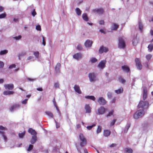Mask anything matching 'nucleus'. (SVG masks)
<instances>
[{"label":"nucleus","mask_w":153,"mask_h":153,"mask_svg":"<svg viewBox=\"0 0 153 153\" xmlns=\"http://www.w3.org/2000/svg\"><path fill=\"white\" fill-rule=\"evenodd\" d=\"M149 105L148 102L141 100L138 105V108H141L142 109L145 110L148 108Z\"/></svg>","instance_id":"1"},{"label":"nucleus","mask_w":153,"mask_h":153,"mask_svg":"<svg viewBox=\"0 0 153 153\" xmlns=\"http://www.w3.org/2000/svg\"><path fill=\"white\" fill-rule=\"evenodd\" d=\"M145 112L144 110L139 109L134 114V118L135 119H138L143 116Z\"/></svg>","instance_id":"2"},{"label":"nucleus","mask_w":153,"mask_h":153,"mask_svg":"<svg viewBox=\"0 0 153 153\" xmlns=\"http://www.w3.org/2000/svg\"><path fill=\"white\" fill-rule=\"evenodd\" d=\"M79 138L81 142L80 143V146L83 147L87 143L86 139L85 138L84 135L82 133L79 134Z\"/></svg>","instance_id":"3"},{"label":"nucleus","mask_w":153,"mask_h":153,"mask_svg":"<svg viewBox=\"0 0 153 153\" xmlns=\"http://www.w3.org/2000/svg\"><path fill=\"white\" fill-rule=\"evenodd\" d=\"M126 46V43L122 37L119 38L118 47L119 48L124 49Z\"/></svg>","instance_id":"4"},{"label":"nucleus","mask_w":153,"mask_h":153,"mask_svg":"<svg viewBox=\"0 0 153 153\" xmlns=\"http://www.w3.org/2000/svg\"><path fill=\"white\" fill-rule=\"evenodd\" d=\"M106 110V109L103 106H101L98 108L97 111H96V113L98 115H102L105 113Z\"/></svg>","instance_id":"5"},{"label":"nucleus","mask_w":153,"mask_h":153,"mask_svg":"<svg viewBox=\"0 0 153 153\" xmlns=\"http://www.w3.org/2000/svg\"><path fill=\"white\" fill-rule=\"evenodd\" d=\"M97 102L100 105H103L106 104L107 101L102 97H99L97 99Z\"/></svg>","instance_id":"6"},{"label":"nucleus","mask_w":153,"mask_h":153,"mask_svg":"<svg viewBox=\"0 0 153 153\" xmlns=\"http://www.w3.org/2000/svg\"><path fill=\"white\" fill-rule=\"evenodd\" d=\"M106 61L105 60H102L100 62L98 65V67L100 69H102L105 67V64Z\"/></svg>","instance_id":"7"},{"label":"nucleus","mask_w":153,"mask_h":153,"mask_svg":"<svg viewBox=\"0 0 153 153\" xmlns=\"http://www.w3.org/2000/svg\"><path fill=\"white\" fill-rule=\"evenodd\" d=\"M88 76L90 81L91 82H94L96 79L95 74L94 73H90L89 74Z\"/></svg>","instance_id":"8"},{"label":"nucleus","mask_w":153,"mask_h":153,"mask_svg":"<svg viewBox=\"0 0 153 153\" xmlns=\"http://www.w3.org/2000/svg\"><path fill=\"white\" fill-rule=\"evenodd\" d=\"M136 65L137 68L139 70H140L142 68V65H141L140 59L139 58H137L135 59Z\"/></svg>","instance_id":"9"},{"label":"nucleus","mask_w":153,"mask_h":153,"mask_svg":"<svg viewBox=\"0 0 153 153\" xmlns=\"http://www.w3.org/2000/svg\"><path fill=\"white\" fill-rule=\"evenodd\" d=\"M143 99L144 100H146L147 98V88L146 87L144 86L143 87Z\"/></svg>","instance_id":"10"},{"label":"nucleus","mask_w":153,"mask_h":153,"mask_svg":"<svg viewBox=\"0 0 153 153\" xmlns=\"http://www.w3.org/2000/svg\"><path fill=\"white\" fill-rule=\"evenodd\" d=\"M108 51V49L107 48L102 46L100 47L99 50V52L100 53H102L103 52H106Z\"/></svg>","instance_id":"11"},{"label":"nucleus","mask_w":153,"mask_h":153,"mask_svg":"<svg viewBox=\"0 0 153 153\" xmlns=\"http://www.w3.org/2000/svg\"><path fill=\"white\" fill-rule=\"evenodd\" d=\"M4 86L6 90H12L14 88V85L13 84H5L4 85Z\"/></svg>","instance_id":"12"},{"label":"nucleus","mask_w":153,"mask_h":153,"mask_svg":"<svg viewBox=\"0 0 153 153\" xmlns=\"http://www.w3.org/2000/svg\"><path fill=\"white\" fill-rule=\"evenodd\" d=\"M93 43L92 41L87 39L85 42L84 45L86 48H89L91 46Z\"/></svg>","instance_id":"13"},{"label":"nucleus","mask_w":153,"mask_h":153,"mask_svg":"<svg viewBox=\"0 0 153 153\" xmlns=\"http://www.w3.org/2000/svg\"><path fill=\"white\" fill-rule=\"evenodd\" d=\"M82 56V54L80 53H78L74 54L73 56L74 58L78 60L81 59Z\"/></svg>","instance_id":"14"},{"label":"nucleus","mask_w":153,"mask_h":153,"mask_svg":"<svg viewBox=\"0 0 153 153\" xmlns=\"http://www.w3.org/2000/svg\"><path fill=\"white\" fill-rule=\"evenodd\" d=\"M93 12L94 13H97L99 14H101L104 12V10L102 8H96L93 10Z\"/></svg>","instance_id":"15"},{"label":"nucleus","mask_w":153,"mask_h":153,"mask_svg":"<svg viewBox=\"0 0 153 153\" xmlns=\"http://www.w3.org/2000/svg\"><path fill=\"white\" fill-rule=\"evenodd\" d=\"M122 68L125 72L128 73L130 71L129 67L126 65H123L122 66Z\"/></svg>","instance_id":"16"},{"label":"nucleus","mask_w":153,"mask_h":153,"mask_svg":"<svg viewBox=\"0 0 153 153\" xmlns=\"http://www.w3.org/2000/svg\"><path fill=\"white\" fill-rule=\"evenodd\" d=\"M74 88L75 91L76 92L79 94H82V92L80 90L79 85H74Z\"/></svg>","instance_id":"17"},{"label":"nucleus","mask_w":153,"mask_h":153,"mask_svg":"<svg viewBox=\"0 0 153 153\" xmlns=\"http://www.w3.org/2000/svg\"><path fill=\"white\" fill-rule=\"evenodd\" d=\"M19 107L20 105H19L15 104L10 107L9 108V109L10 111L12 112Z\"/></svg>","instance_id":"18"},{"label":"nucleus","mask_w":153,"mask_h":153,"mask_svg":"<svg viewBox=\"0 0 153 153\" xmlns=\"http://www.w3.org/2000/svg\"><path fill=\"white\" fill-rule=\"evenodd\" d=\"M86 113H89L91 112V108L88 104H86L85 107Z\"/></svg>","instance_id":"19"},{"label":"nucleus","mask_w":153,"mask_h":153,"mask_svg":"<svg viewBox=\"0 0 153 153\" xmlns=\"http://www.w3.org/2000/svg\"><path fill=\"white\" fill-rule=\"evenodd\" d=\"M111 134V131L109 130H104L103 131V135L105 137H108L110 136Z\"/></svg>","instance_id":"20"},{"label":"nucleus","mask_w":153,"mask_h":153,"mask_svg":"<svg viewBox=\"0 0 153 153\" xmlns=\"http://www.w3.org/2000/svg\"><path fill=\"white\" fill-rule=\"evenodd\" d=\"M28 132L29 133H30L31 135L33 136H36V135L37 134L36 132L32 128H29L28 130Z\"/></svg>","instance_id":"21"},{"label":"nucleus","mask_w":153,"mask_h":153,"mask_svg":"<svg viewBox=\"0 0 153 153\" xmlns=\"http://www.w3.org/2000/svg\"><path fill=\"white\" fill-rule=\"evenodd\" d=\"M61 65L59 63H57L55 68V71L56 73H58L60 72V68Z\"/></svg>","instance_id":"22"},{"label":"nucleus","mask_w":153,"mask_h":153,"mask_svg":"<svg viewBox=\"0 0 153 153\" xmlns=\"http://www.w3.org/2000/svg\"><path fill=\"white\" fill-rule=\"evenodd\" d=\"M37 137L36 136H33L30 141V143L32 144H34L36 141Z\"/></svg>","instance_id":"23"},{"label":"nucleus","mask_w":153,"mask_h":153,"mask_svg":"<svg viewBox=\"0 0 153 153\" xmlns=\"http://www.w3.org/2000/svg\"><path fill=\"white\" fill-rule=\"evenodd\" d=\"M82 18L83 20L86 22H87L88 20V18L87 15L86 13H84L82 15Z\"/></svg>","instance_id":"24"},{"label":"nucleus","mask_w":153,"mask_h":153,"mask_svg":"<svg viewBox=\"0 0 153 153\" xmlns=\"http://www.w3.org/2000/svg\"><path fill=\"white\" fill-rule=\"evenodd\" d=\"M14 93L13 91H5L3 92V94L4 95H10L13 94Z\"/></svg>","instance_id":"25"},{"label":"nucleus","mask_w":153,"mask_h":153,"mask_svg":"<svg viewBox=\"0 0 153 153\" xmlns=\"http://www.w3.org/2000/svg\"><path fill=\"white\" fill-rule=\"evenodd\" d=\"M130 123H128L127 124L126 126L125 127V128L124 129V133H126L127 132L129 128L130 127Z\"/></svg>","instance_id":"26"},{"label":"nucleus","mask_w":153,"mask_h":153,"mask_svg":"<svg viewBox=\"0 0 153 153\" xmlns=\"http://www.w3.org/2000/svg\"><path fill=\"white\" fill-rule=\"evenodd\" d=\"M85 97L87 99H90L93 101H94L95 99V97L93 96H85Z\"/></svg>","instance_id":"27"},{"label":"nucleus","mask_w":153,"mask_h":153,"mask_svg":"<svg viewBox=\"0 0 153 153\" xmlns=\"http://www.w3.org/2000/svg\"><path fill=\"white\" fill-rule=\"evenodd\" d=\"M0 133L1 134L2 137L4 140V141L6 142L7 141V137L4 135V133L3 132L0 131Z\"/></svg>","instance_id":"28"},{"label":"nucleus","mask_w":153,"mask_h":153,"mask_svg":"<svg viewBox=\"0 0 153 153\" xmlns=\"http://www.w3.org/2000/svg\"><path fill=\"white\" fill-rule=\"evenodd\" d=\"M124 151L126 153H132V150L130 148H125L124 149Z\"/></svg>","instance_id":"29"},{"label":"nucleus","mask_w":153,"mask_h":153,"mask_svg":"<svg viewBox=\"0 0 153 153\" xmlns=\"http://www.w3.org/2000/svg\"><path fill=\"white\" fill-rule=\"evenodd\" d=\"M75 11L76 14L78 16H80L82 13V11L79 8H76L75 9Z\"/></svg>","instance_id":"30"},{"label":"nucleus","mask_w":153,"mask_h":153,"mask_svg":"<svg viewBox=\"0 0 153 153\" xmlns=\"http://www.w3.org/2000/svg\"><path fill=\"white\" fill-rule=\"evenodd\" d=\"M148 51L149 52H151L153 49V44H150L149 45L148 47Z\"/></svg>","instance_id":"31"},{"label":"nucleus","mask_w":153,"mask_h":153,"mask_svg":"<svg viewBox=\"0 0 153 153\" xmlns=\"http://www.w3.org/2000/svg\"><path fill=\"white\" fill-rule=\"evenodd\" d=\"M115 92L117 94H119L122 93L123 91V89L122 88H120L117 90H115Z\"/></svg>","instance_id":"32"},{"label":"nucleus","mask_w":153,"mask_h":153,"mask_svg":"<svg viewBox=\"0 0 153 153\" xmlns=\"http://www.w3.org/2000/svg\"><path fill=\"white\" fill-rule=\"evenodd\" d=\"M102 130V127L100 126H98L96 131L97 133L98 134L101 132Z\"/></svg>","instance_id":"33"},{"label":"nucleus","mask_w":153,"mask_h":153,"mask_svg":"<svg viewBox=\"0 0 153 153\" xmlns=\"http://www.w3.org/2000/svg\"><path fill=\"white\" fill-rule=\"evenodd\" d=\"M138 25L139 29L141 32H142L143 28V26L142 23L140 21H139Z\"/></svg>","instance_id":"34"},{"label":"nucleus","mask_w":153,"mask_h":153,"mask_svg":"<svg viewBox=\"0 0 153 153\" xmlns=\"http://www.w3.org/2000/svg\"><path fill=\"white\" fill-rule=\"evenodd\" d=\"M45 113L46 115L48 116L50 118H53V115L52 113L50 111H46Z\"/></svg>","instance_id":"35"},{"label":"nucleus","mask_w":153,"mask_h":153,"mask_svg":"<svg viewBox=\"0 0 153 153\" xmlns=\"http://www.w3.org/2000/svg\"><path fill=\"white\" fill-rule=\"evenodd\" d=\"M152 55L151 54H148L146 55V58L147 60L149 61L152 57Z\"/></svg>","instance_id":"36"},{"label":"nucleus","mask_w":153,"mask_h":153,"mask_svg":"<svg viewBox=\"0 0 153 153\" xmlns=\"http://www.w3.org/2000/svg\"><path fill=\"white\" fill-rule=\"evenodd\" d=\"M26 54V53L25 52H23L19 53L18 55L19 59L20 60L21 59V57L22 56L25 55Z\"/></svg>","instance_id":"37"},{"label":"nucleus","mask_w":153,"mask_h":153,"mask_svg":"<svg viewBox=\"0 0 153 153\" xmlns=\"http://www.w3.org/2000/svg\"><path fill=\"white\" fill-rule=\"evenodd\" d=\"M8 52V51L6 50L1 51H0V55H2L7 54Z\"/></svg>","instance_id":"38"},{"label":"nucleus","mask_w":153,"mask_h":153,"mask_svg":"<svg viewBox=\"0 0 153 153\" xmlns=\"http://www.w3.org/2000/svg\"><path fill=\"white\" fill-rule=\"evenodd\" d=\"M119 27V25L115 23H113V26L112 27V29L114 30H116Z\"/></svg>","instance_id":"39"},{"label":"nucleus","mask_w":153,"mask_h":153,"mask_svg":"<svg viewBox=\"0 0 153 153\" xmlns=\"http://www.w3.org/2000/svg\"><path fill=\"white\" fill-rule=\"evenodd\" d=\"M33 54L36 58L38 59L39 58V52L38 51L34 52Z\"/></svg>","instance_id":"40"},{"label":"nucleus","mask_w":153,"mask_h":153,"mask_svg":"<svg viewBox=\"0 0 153 153\" xmlns=\"http://www.w3.org/2000/svg\"><path fill=\"white\" fill-rule=\"evenodd\" d=\"M97 61V59L95 58L92 57L90 59V61L92 63H94Z\"/></svg>","instance_id":"41"},{"label":"nucleus","mask_w":153,"mask_h":153,"mask_svg":"<svg viewBox=\"0 0 153 153\" xmlns=\"http://www.w3.org/2000/svg\"><path fill=\"white\" fill-rule=\"evenodd\" d=\"M25 134V131H24L21 133H19V136L20 138H22Z\"/></svg>","instance_id":"42"},{"label":"nucleus","mask_w":153,"mask_h":153,"mask_svg":"<svg viewBox=\"0 0 153 153\" xmlns=\"http://www.w3.org/2000/svg\"><path fill=\"white\" fill-rule=\"evenodd\" d=\"M96 124H93L91 126H87V128L88 130H91L93 127L95 126H96Z\"/></svg>","instance_id":"43"},{"label":"nucleus","mask_w":153,"mask_h":153,"mask_svg":"<svg viewBox=\"0 0 153 153\" xmlns=\"http://www.w3.org/2000/svg\"><path fill=\"white\" fill-rule=\"evenodd\" d=\"M33 148V146L32 145L30 144L27 149L28 152H30L31 150Z\"/></svg>","instance_id":"44"},{"label":"nucleus","mask_w":153,"mask_h":153,"mask_svg":"<svg viewBox=\"0 0 153 153\" xmlns=\"http://www.w3.org/2000/svg\"><path fill=\"white\" fill-rule=\"evenodd\" d=\"M114 110H112L110 112H109L106 115L107 117H110L111 115H112L114 113Z\"/></svg>","instance_id":"45"},{"label":"nucleus","mask_w":153,"mask_h":153,"mask_svg":"<svg viewBox=\"0 0 153 153\" xmlns=\"http://www.w3.org/2000/svg\"><path fill=\"white\" fill-rule=\"evenodd\" d=\"M138 42V41L137 40L136 38L132 40V43L134 46H135L137 44Z\"/></svg>","instance_id":"46"},{"label":"nucleus","mask_w":153,"mask_h":153,"mask_svg":"<svg viewBox=\"0 0 153 153\" xmlns=\"http://www.w3.org/2000/svg\"><path fill=\"white\" fill-rule=\"evenodd\" d=\"M22 38V36L21 35H19L18 36H16L13 37V39H15L16 40H18Z\"/></svg>","instance_id":"47"},{"label":"nucleus","mask_w":153,"mask_h":153,"mask_svg":"<svg viewBox=\"0 0 153 153\" xmlns=\"http://www.w3.org/2000/svg\"><path fill=\"white\" fill-rule=\"evenodd\" d=\"M55 107L57 111V112L58 113V114L59 115V117H60V119L61 120V114L60 113L59 109V108H58L57 106H55Z\"/></svg>","instance_id":"48"},{"label":"nucleus","mask_w":153,"mask_h":153,"mask_svg":"<svg viewBox=\"0 0 153 153\" xmlns=\"http://www.w3.org/2000/svg\"><path fill=\"white\" fill-rule=\"evenodd\" d=\"M59 84L58 82H55L54 83V87L55 88H59Z\"/></svg>","instance_id":"49"},{"label":"nucleus","mask_w":153,"mask_h":153,"mask_svg":"<svg viewBox=\"0 0 153 153\" xmlns=\"http://www.w3.org/2000/svg\"><path fill=\"white\" fill-rule=\"evenodd\" d=\"M107 97L108 98H111L112 97V94L110 92H108L107 94Z\"/></svg>","instance_id":"50"},{"label":"nucleus","mask_w":153,"mask_h":153,"mask_svg":"<svg viewBox=\"0 0 153 153\" xmlns=\"http://www.w3.org/2000/svg\"><path fill=\"white\" fill-rule=\"evenodd\" d=\"M119 80L123 84L125 83L126 80L121 77L119 78Z\"/></svg>","instance_id":"51"},{"label":"nucleus","mask_w":153,"mask_h":153,"mask_svg":"<svg viewBox=\"0 0 153 153\" xmlns=\"http://www.w3.org/2000/svg\"><path fill=\"white\" fill-rule=\"evenodd\" d=\"M6 15L5 13H3L0 14V19H2L5 18Z\"/></svg>","instance_id":"52"},{"label":"nucleus","mask_w":153,"mask_h":153,"mask_svg":"<svg viewBox=\"0 0 153 153\" xmlns=\"http://www.w3.org/2000/svg\"><path fill=\"white\" fill-rule=\"evenodd\" d=\"M27 79L29 81L31 82H34L36 80V78H30L27 77Z\"/></svg>","instance_id":"53"},{"label":"nucleus","mask_w":153,"mask_h":153,"mask_svg":"<svg viewBox=\"0 0 153 153\" xmlns=\"http://www.w3.org/2000/svg\"><path fill=\"white\" fill-rule=\"evenodd\" d=\"M36 29L37 30L40 31L41 30V27L39 25H38L36 26Z\"/></svg>","instance_id":"54"},{"label":"nucleus","mask_w":153,"mask_h":153,"mask_svg":"<svg viewBox=\"0 0 153 153\" xmlns=\"http://www.w3.org/2000/svg\"><path fill=\"white\" fill-rule=\"evenodd\" d=\"M77 49L79 50L80 51L82 49V46L80 44H79L77 46Z\"/></svg>","instance_id":"55"},{"label":"nucleus","mask_w":153,"mask_h":153,"mask_svg":"<svg viewBox=\"0 0 153 153\" xmlns=\"http://www.w3.org/2000/svg\"><path fill=\"white\" fill-rule=\"evenodd\" d=\"M145 67L148 69H151V67L149 66L148 62H146L145 64Z\"/></svg>","instance_id":"56"},{"label":"nucleus","mask_w":153,"mask_h":153,"mask_svg":"<svg viewBox=\"0 0 153 153\" xmlns=\"http://www.w3.org/2000/svg\"><path fill=\"white\" fill-rule=\"evenodd\" d=\"M116 121V119L113 120L111 122L110 124V126H113L114 125Z\"/></svg>","instance_id":"57"},{"label":"nucleus","mask_w":153,"mask_h":153,"mask_svg":"<svg viewBox=\"0 0 153 153\" xmlns=\"http://www.w3.org/2000/svg\"><path fill=\"white\" fill-rule=\"evenodd\" d=\"M4 65V63L2 61H0V68H3Z\"/></svg>","instance_id":"58"},{"label":"nucleus","mask_w":153,"mask_h":153,"mask_svg":"<svg viewBox=\"0 0 153 153\" xmlns=\"http://www.w3.org/2000/svg\"><path fill=\"white\" fill-rule=\"evenodd\" d=\"M16 65L15 64H12L10 65L9 67L10 69H12L13 68H15L16 67Z\"/></svg>","instance_id":"59"},{"label":"nucleus","mask_w":153,"mask_h":153,"mask_svg":"<svg viewBox=\"0 0 153 153\" xmlns=\"http://www.w3.org/2000/svg\"><path fill=\"white\" fill-rule=\"evenodd\" d=\"M31 14L33 16H35L36 15V13L35 11V10L34 9V10L32 12Z\"/></svg>","instance_id":"60"},{"label":"nucleus","mask_w":153,"mask_h":153,"mask_svg":"<svg viewBox=\"0 0 153 153\" xmlns=\"http://www.w3.org/2000/svg\"><path fill=\"white\" fill-rule=\"evenodd\" d=\"M28 99H25L24 100L22 101V104H25L27 103Z\"/></svg>","instance_id":"61"},{"label":"nucleus","mask_w":153,"mask_h":153,"mask_svg":"<svg viewBox=\"0 0 153 153\" xmlns=\"http://www.w3.org/2000/svg\"><path fill=\"white\" fill-rule=\"evenodd\" d=\"M54 120L56 124V128H58L59 127V124L57 121H56L55 120Z\"/></svg>","instance_id":"62"},{"label":"nucleus","mask_w":153,"mask_h":153,"mask_svg":"<svg viewBox=\"0 0 153 153\" xmlns=\"http://www.w3.org/2000/svg\"><path fill=\"white\" fill-rule=\"evenodd\" d=\"M42 44L44 45L45 46L46 45V42L44 40V37L42 36Z\"/></svg>","instance_id":"63"},{"label":"nucleus","mask_w":153,"mask_h":153,"mask_svg":"<svg viewBox=\"0 0 153 153\" xmlns=\"http://www.w3.org/2000/svg\"><path fill=\"white\" fill-rule=\"evenodd\" d=\"M116 146V144L115 143H112L109 146V147L110 148H112L115 147Z\"/></svg>","instance_id":"64"}]
</instances>
